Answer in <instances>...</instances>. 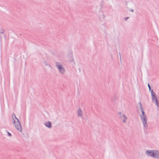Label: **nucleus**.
<instances>
[{
  "label": "nucleus",
  "instance_id": "obj_11",
  "mask_svg": "<svg viewBox=\"0 0 159 159\" xmlns=\"http://www.w3.org/2000/svg\"><path fill=\"white\" fill-rule=\"evenodd\" d=\"M69 61L71 62H73L74 64H75V62L74 61V59L73 57L72 56H71L69 58Z\"/></svg>",
  "mask_w": 159,
  "mask_h": 159
},
{
  "label": "nucleus",
  "instance_id": "obj_16",
  "mask_svg": "<svg viewBox=\"0 0 159 159\" xmlns=\"http://www.w3.org/2000/svg\"><path fill=\"white\" fill-rule=\"evenodd\" d=\"M129 18V17H125L124 18V19L125 21H126L127 20V19Z\"/></svg>",
  "mask_w": 159,
  "mask_h": 159
},
{
  "label": "nucleus",
  "instance_id": "obj_18",
  "mask_svg": "<svg viewBox=\"0 0 159 159\" xmlns=\"http://www.w3.org/2000/svg\"><path fill=\"white\" fill-rule=\"evenodd\" d=\"M7 134H8V135L9 136H11V134L8 131H7Z\"/></svg>",
  "mask_w": 159,
  "mask_h": 159
},
{
  "label": "nucleus",
  "instance_id": "obj_5",
  "mask_svg": "<svg viewBox=\"0 0 159 159\" xmlns=\"http://www.w3.org/2000/svg\"><path fill=\"white\" fill-rule=\"evenodd\" d=\"M154 150H148L145 152V154L148 156L153 157L154 156Z\"/></svg>",
  "mask_w": 159,
  "mask_h": 159
},
{
  "label": "nucleus",
  "instance_id": "obj_12",
  "mask_svg": "<svg viewBox=\"0 0 159 159\" xmlns=\"http://www.w3.org/2000/svg\"><path fill=\"white\" fill-rule=\"evenodd\" d=\"M138 104L139 105V107L140 110H143V106L142 104L140 102H139L138 103Z\"/></svg>",
  "mask_w": 159,
  "mask_h": 159
},
{
  "label": "nucleus",
  "instance_id": "obj_17",
  "mask_svg": "<svg viewBox=\"0 0 159 159\" xmlns=\"http://www.w3.org/2000/svg\"><path fill=\"white\" fill-rule=\"evenodd\" d=\"M44 65L45 66H47L48 65V63L46 62H45L44 63Z\"/></svg>",
  "mask_w": 159,
  "mask_h": 159
},
{
  "label": "nucleus",
  "instance_id": "obj_15",
  "mask_svg": "<svg viewBox=\"0 0 159 159\" xmlns=\"http://www.w3.org/2000/svg\"><path fill=\"white\" fill-rule=\"evenodd\" d=\"M148 88H149V91H151V90H152L151 89V87H150V85L149 84H148Z\"/></svg>",
  "mask_w": 159,
  "mask_h": 159
},
{
  "label": "nucleus",
  "instance_id": "obj_3",
  "mask_svg": "<svg viewBox=\"0 0 159 159\" xmlns=\"http://www.w3.org/2000/svg\"><path fill=\"white\" fill-rule=\"evenodd\" d=\"M55 66L57 68L59 73L62 75H64L66 71L63 65L61 63L55 62Z\"/></svg>",
  "mask_w": 159,
  "mask_h": 159
},
{
  "label": "nucleus",
  "instance_id": "obj_13",
  "mask_svg": "<svg viewBox=\"0 0 159 159\" xmlns=\"http://www.w3.org/2000/svg\"><path fill=\"white\" fill-rule=\"evenodd\" d=\"M4 30L2 28H0V33L3 34L4 33Z\"/></svg>",
  "mask_w": 159,
  "mask_h": 159
},
{
  "label": "nucleus",
  "instance_id": "obj_6",
  "mask_svg": "<svg viewBox=\"0 0 159 159\" xmlns=\"http://www.w3.org/2000/svg\"><path fill=\"white\" fill-rule=\"evenodd\" d=\"M120 119L124 123H125L126 120L128 119V118L125 114L122 115L119 117Z\"/></svg>",
  "mask_w": 159,
  "mask_h": 159
},
{
  "label": "nucleus",
  "instance_id": "obj_14",
  "mask_svg": "<svg viewBox=\"0 0 159 159\" xmlns=\"http://www.w3.org/2000/svg\"><path fill=\"white\" fill-rule=\"evenodd\" d=\"M118 114L119 115V117L121 116H122V115H124L125 114H123L121 113V112L120 111L118 112Z\"/></svg>",
  "mask_w": 159,
  "mask_h": 159
},
{
  "label": "nucleus",
  "instance_id": "obj_19",
  "mask_svg": "<svg viewBox=\"0 0 159 159\" xmlns=\"http://www.w3.org/2000/svg\"><path fill=\"white\" fill-rule=\"evenodd\" d=\"M130 11L132 12H134V10L133 9H131L130 10Z\"/></svg>",
  "mask_w": 159,
  "mask_h": 159
},
{
  "label": "nucleus",
  "instance_id": "obj_7",
  "mask_svg": "<svg viewBox=\"0 0 159 159\" xmlns=\"http://www.w3.org/2000/svg\"><path fill=\"white\" fill-rule=\"evenodd\" d=\"M98 16L99 20L101 21L103 20L105 17V15L102 11L100 12Z\"/></svg>",
  "mask_w": 159,
  "mask_h": 159
},
{
  "label": "nucleus",
  "instance_id": "obj_2",
  "mask_svg": "<svg viewBox=\"0 0 159 159\" xmlns=\"http://www.w3.org/2000/svg\"><path fill=\"white\" fill-rule=\"evenodd\" d=\"M141 111L142 114H140V116L143 124L144 129L145 130H147L148 128V125L147 123V117L143 110Z\"/></svg>",
  "mask_w": 159,
  "mask_h": 159
},
{
  "label": "nucleus",
  "instance_id": "obj_20",
  "mask_svg": "<svg viewBox=\"0 0 159 159\" xmlns=\"http://www.w3.org/2000/svg\"><path fill=\"white\" fill-rule=\"evenodd\" d=\"M119 54L120 55V60H121V55H120V53H119Z\"/></svg>",
  "mask_w": 159,
  "mask_h": 159
},
{
  "label": "nucleus",
  "instance_id": "obj_10",
  "mask_svg": "<svg viewBox=\"0 0 159 159\" xmlns=\"http://www.w3.org/2000/svg\"><path fill=\"white\" fill-rule=\"evenodd\" d=\"M78 115L79 116L81 117L83 116V112L80 108H79L78 110Z\"/></svg>",
  "mask_w": 159,
  "mask_h": 159
},
{
  "label": "nucleus",
  "instance_id": "obj_9",
  "mask_svg": "<svg viewBox=\"0 0 159 159\" xmlns=\"http://www.w3.org/2000/svg\"><path fill=\"white\" fill-rule=\"evenodd\" d=\"M44 125L45 126L49 129H51L52 128V125L51 123V122L49 121L45 122L44 123Z\"/></svg>",
  "mask_w": 159,
  "mask_h": 159
},
{
  "label": "nucleus",
  "instance_id": "obj_4",
  "mask_svg": "<svg viewBox=\"0 0 159 159\" xmlns=\"http://www.w3.org/2000/svg\"><path fill=\"white\" fill-rule=\"evenodd\" d=\"M150 91L151 92L152 102L155 103L157 107H159V100L157 99L156 96V93L154 92L153 90H151Z\"/></svg>",
  "mask_w": 159,
  "mask_h": 159
},
{
  "label": "nucleus",
  "instance_id": "obj_1",
  "mask_svg": "<svg viewBox=\"0 0 159 159\" xmlns=\"http://www.w3.org/2000/svg\"><path fill=\"white\" fill-rule=\"evenodd\" d=\"M12 123L16 129L19 131L21 132L22 127L18 119L16 117L15 115L13 113L12 116Z\"/></svg>",
  "mask_w": 159,
  "mask_h": 159
},
{
  "label": "nucleus",
  "instance_id": "obj_8",
  "mask_svg": "<svg viewBox=\"0 0 159 159\" xmlns=\"http://www.w3.org/2000/svg\"><path fill=\"white\" fill-rule=\"evenodd\" d=\"M153 157L159 159V151L154 150Z\"/></svg>",
  "mask_w": 159,
  "mask_h": 159
}]
</instances>
